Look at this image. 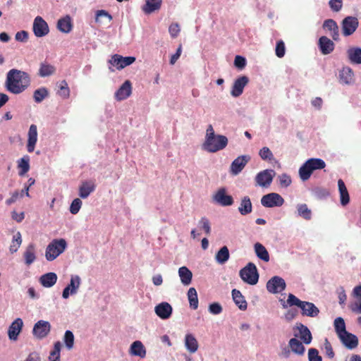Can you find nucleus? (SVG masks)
I'll use <instances>...</instances> for the list:
<instances>
[{
  "label": "nucleus",
  "mask_w": 361,
  "mask_h": 361,
  "mask_svg": "<svg viewBox=\"0 0 361 361\" xmlns=\"http://www.w3.org/2000/svg\"><path fill=\"white\" fill-rule=\"evenodd\" d=\"M25 262L27 265H30L36 259L35 256V246L33 243H30L26 247L23 254Z\"/></svg>",
  "instance_id": "nucleus-37"
},
{
  "label": "nucleus",
  "mask_w": 361,
  "mask_h": 361,
  "mask_svg": "<svg viewBox=\"0 0 361 361\" xmlns=\"http://www.w3.org/2000/svg\"><path fill=\"white\" fill-rule=\"evenodd\" d=\"M227 145L228 138L224 135H215L212 126L209 125L207 129L203 148L209 152L214 153L224 149Z\"/></svg>",
  "instance_id": "nucleus-2"
},
{
  "label": "nucleus",
  "mask_w": 361,
  "mask_h": 361,
  "mask_svg": "<svg viewBox=\"0 0 361 361\" xmlns=\"http://www.w3.org/2000/svg\"><path fill=\"white\" fill-rule=\"evenodd\" d=\"M95 188L96 186L92 181H84L79 187L78 195L81 198L85 199L94 191Z\"/></svg>",
  "instance_id": "nucleus-26"
},
{
  "label": "nucleus",
  "mask_w": 361,
  "mask_h": 361,
  "mask_svg": "<svg viewBox=\"0 0 361 361\" xmlns=\"http://www.w3.org/2000/svg\"><path fill=\"white\" fill-rule=\"evenodd\" d=\"M318 47L323 55H328L334 51L335 44L327 37L322 36L318 40Z\"/></svg>",
  "instance_id": "nucleus-15"
},
{
  "label": "nucleus",
  "mask_w": 361,
  "mask_h": 361,
  "mask_svg": "<svg viewBox=\"0 0 361 361\" xmlns=\"http://www.w3.org/2000/svg\"><path fill=\"white\" fill-rule=\"evenodd\" d=\"M340 80L345 84H349L353 79V72L350 68H343L340 72Z\"/></svg>",
  "instance_id": "nucleus-44"
},
{
  "label": "nucleus",
  "mask_w": 361,
  "mask_h": 361,
  "mask_svg": "<svg viewBox=\"0 0 361 361\" xmlns=\"http://www.w3.org/2000/svg\"><path fill=\"white\" fill-rule=\"evenodd\" d=\"M279 183L281 187L287 188L291 184L290 176L283 173L279 176Z\"/></svg>",
  "instance_id": "nucleus-59"
},
{
  "label": "nucleus",
  "mask_w": 361,
  "mask_h": 361,
  "mask_svg": "<svg viewBox=\"0 0 361 361\" xmlns=\"http://www.w3.org/2000/svg\"><path fill=\"white\" fill-rule=\"evenodd\" d=\"M58 94L63 99H68L70 96V90L66 80H62L59 84Z\"/></svg>",
  "instance_id": "nucleus-51"
},
{
  "label": "nucleus",
  "mask_w": 361,
  "mask_h": 361,
  "mask_svg": "<svg viewBox=\"0 0 361 361\" xmlns=\"http://www.w3.org/2000/svg\"><path fill=\"white\" fill-rule=\"evenodd\" d=\"M221 305L218 302H214L209 305V311L211 314H219L222 312Z\"/></svg>",
  "instance_id": "nucleus-62"
},
{
  "label": "nucleus",
  "mask_w": 361,
  "mask_h": 361,
  "mask_svg": "<svg viewBox=\"0 0 361 361\" xmlns=\"http://www.w3.org/2000/svg\"><path fill=\"white\" fill-rule=\"evenodd\" d=\"M234 65L238 69H243L246 66V59L241 56H236L234 60Z\"/></svg>",
  "instance_id": "nucleus-61"
},
{
  "label": "nucleus",
  "mask_w": 361,
  "mask_h": 361,
  "mask_svg": "<svg viewBox=\"0 0 361 361\" xmlns=\"http://www.w3.org/2000/svg\"><path fill=\"white\" fill-rule=\"evenodd\" d=\"M130 353L133 355L139 356L142 358L145 357L146 355L145 347L140 341H134L131 344Z\"/></svg>",
  "instance_id": "nucleus-35"
},
{
  "label": "nucleus",
  "mask_w": 361,
  "mask_h": 361,
  "mask_svg": "<svg viewBox=\"0 0 361 361\" xmlns=\"http://www.w3.org/2000/svg\"><path fill=\"white\" fill-rule=\"evenodd\" d=\"M286 282L280 276H275L271 278L267 283V289L271 293H279L286 288Z\"/></svg>",
  "instance_id": "nucleus-9"
},
{
  "label": "nucleus",
  "mask_w": 361,
  "mask_h": 361,
  "mask_svg": "<svg viewBox=\"0 0 361 361\" xmlns=\"http://www.w3.org/2000/svg\"><path fill=\"white\" fill-rule=\"evenodd\" d=\"M298 216L305 220H310L312 218V211L308 208L306 204H300L297 206Z\"/></svg>",
  "instance_id": "nucleus-46"
},
{
  "label": "nucleus",
  "mask_w": 361,
  "mask_h": 361,
  "mask_svg": "<svg viewBox=\"0 0 361 361\" xmlns=\"http://www.w3.org/2000/svg\"><path fill=\"white\" fill-rule=\"evenodd\" d=\"M172 311L171 305L166 302H162L154 307L156 314L162 319H169L172 314Z\"/></svg>",
  "instance_id": "nucleus-16"
},
{
  "label": "nucleus",
  "mask_w": 361,
  "mask_h": 361,
  "mask_svg": "<svg viewBox=\"0 0 361 361\" xmlns=\"http://www.w3.org/2000/svg\"><path fill=\"white\" fill-rule=\"evenodd\" d=\"M32 29L35 35L37 37H44L49 32L48 24L41 16H37L35 18Z\"/></svg>",
  "instance_id": "nucleus-12"
},
{
  "label": "nucleus",
  "mask_w": 361,
  "mask_h": 361,
  "mask_svg": "<svg viewBox=\"0 0 361 361\" xmlns=\"http://www.w3.org/2000/svg\"><path fill=\"white\" fill-rule=\"evenodd\" d=\"M178 275L180 279L181 283L185 286H188L191 283L192 273L186 267H181L178 269Z\"/></svg>",
  "instance_id": "nucleus-33"
},
{
  "label": "nucleus",
  "mask_w": 361,
  "mask_h": 361,
  "mask_svg": "<svg viewBox=\"0 0 361 361\" xmlns=\"http://www.w3.org/2000/svg\"><path fill=\"white\" fill-rule=\"evenodd\" d=\"M22 243L21 234L20 232H18L16 235H13L12 243L10 246V251L11 253H14L17 252L20 245Z\"/></svg>",
  "instance_id": "nucleus-53"
},
{
  "label": "nucleus",
  "mask_w": 361,
  "mask_h": 361,
  "mask_svg": "<svg viewBox=\"0 0 361 361\" xmlns=\"http://www.w3.org/2000/svg\"><path fill=\"white\" fill-rule=\"evenodd\" d=\"M132 86L129 80L125 81L115 93V97L118 101L127 99L131 94Z\"/></svg>",
  "instance_id": "nucleus-21"
},
{
  "label": "nucleus",
  "mask_w": 361,
  "mask_h": 361,
  "mask_svg": "<svg viewBox=\"0 0 361 361\" xmlns=\"http://www.w3.org/2000/svg\"><path fill=\"white\" fill-rule=\"evenodd\" d=\"M338 337L342 343L349 349L356 348L358 344L357 338L348 331H346L345 334H341Z\"/></svg>",
  "instance_id": "nucleus-24"
},
{
  "label": "nucleus",
  "mask_w": 361,
  "mask_h": 361,
  "mask_svg": "<svg viewBox=\"0 0 361 361\" xmlns=\"http://www.w3.org/2000/svg\"><path fill=\"white\" fill-rule=\"evenodd\" d=\"M103 19H106L107 23H110L112 20V16L105 10H98L95 14V22L97 23H104Z\"/></svg>",
  "instance_id": "nucleus-47"
},
{
  "label": "nucleus",
  "mask_w": 361,
  "mask_h": 361,
  "mask_svg": "<svg viewBox=\"0 0 361 361\" xmlns=\"http://www.w3.org/2000/svg\"><path fill=\"white\" fill-rule=\"evenodd\" d=\"M37 141V128L35 124L30 126L27 134V150L31 153L35 150V145Z\"/></svg>",
  "instance_id": "nucleus-20"
},
{
  "label": "nucleus",
  "mask_w": 361,
  "mask_h": 361,
  "mask_svg": "<svg viewBox=\"0 0 361 361\" xmlns=\"http://www.w3.org/2000/svg\"><path fill=\"white\" fill-rule=\"evenodd\" d=\"M338 186L341 198V204L343 206H345L350 202V196L345 183L342 179H339L338 180Z\"/></svg>",
  "instance_id": "nucleus-30"
},
{
  "label": "nucleus",
  "mask_w": 361,
  "mask_h": 361,
  "mask_svg": "<svg viewBox=\"0 0 361 361\" xmlns=\"http://www.w3.org/2000/svg\"><path fill=\"white\" fill-rule=\"evenodd\" d=\"M80 285V278L77 275L72 276L70 283L63 290L62 297L67 299L70 294L76 293Z\"/></svg>",
  "instance_id": "nucleus-17"
},
{
  "label": "nucleus",
  "mask_w": 361,
  "mask_h": 361,
  "mask_svg": "<svg viewBox=\"0 0 361 361\" xmlns=\"http://www.w3.org/2000/svg\"><path fill=\"white\" fill-rule=\"evenodd\" d=\"M67 247L65 239H54L47 247L45 257L48 261H53L64 252Z\"/></svg>",
  "instance_id": "nucleus-4"
},
{
  "label": "nucleus",
  "mask_w": 361,
  "mask_h": 361,
  "mask_svg": "<svg viewBox=\"0 0 361 361\" xmlns=\"http://www.w3.org/2000/svg\"><path fill=\"white\" fill-rule=\"evenodd\" d=\"M255 253L260 259L264 262L269 261V255L266 247L259 243H256L254 245Z\"/></svg>",
  "instance_id": "nucleus-38"
},
{
  "label": "nucleus",
  "mask_w": 361,
  "mask_h": 361,
  "mask_svg": "<svg viewBox=\"0 0 361 361\" xmlns=\"http://www.w3.org/2000/svg\"><path fill=\"white\" fill-rule=\"evenodd\" d=\"M285 51H286V47H285L284 42L282 40L278 41L276 42V49H275L276 55L279 58H282L285 55Z\"/></svg>",
  "instance_id": "nucleus-56"
},
{
  "label": "nucleus",
  "mask_w": 361,
  "mask_h": 361,
  "mask_svg": "<svg viewBox=\"0 0 361 361\" xmlns=\"http://www.w3.org/2000/svg\"><path fill=\"white\" fill-rule=\"evenodd\" d=\"M56 68L54 66L44 62L40 64L39 69V75L41 77H47L54 73Z\"/></svg>",
  "instance_id": "nucleus-40"
},
{
  "label": "nucleus",
  "mask_w": 361,
  "mask_h": 361,
  "mask_svg": "<svg viewBox=\"0 0 361 361\" xmlns=\"http://www.w3.org/2000/svg\"><path fill=\"white\" fill-rule=\"evenodd\" d=\"M252 206L250 199L248 196L244 197L238 207V211L242 215H247L252 212Z\"/></svg>",
  "instance_id": "nucleus-39"
},
{
  "label": "nucleus",
  "mask_w": 361,
  "mask_h": 361,
  "mask_svg": "<svg viewBox=\"0 0 361 361\" xmlns=\"http://www.w3.org/2000/svg\"><path fill=\"white\" fill-rule=\"evenodd\" d=\"M49 95V92L46 87H40L35 90L33 98L35 102L40 103Z\"/></svg>",
  "instance_id": "nucleus-49"
},
{
  "label": "nucleus",
  "mask_w": 361,
  "mask_h": 361,
  "mask_svg": "<svg viewBox=\"0 0 361 361\" xmlns=\"http://www.w3.org/2000/svg\"><path fill=\"white\" fill-rule=\"evenodd\" d=\"M261 204L269 208L281 207L284 204V199L278 193L271 192L262 197Z\"/></svg>",
  "instance_id": "nucleus-6"
},
{
  "label": "nucleus",
  "mask_w": 361,
  "mask_h": 361,
  "mask_svg": "<svg viewBox=\"0 0 361 361\" xmlns=\"http://www.w3.org/2000/svg\"><path fill=\"white\" fill-rule=\"evenodd\" d=\"M57 28L63 33H69L73 28L71 18L69 16L60 18L57 23Z\"/></svg>",
  "instance_id": "nucleus-29"
},
{
  "label": "nucleus",
  "mask_w": 361,
  "mask_h": 361,
  "mask_svg": "<svg viewBox=\"0 0 361 361\" xmlns=\"http://www.w3.org/2000/svg\"><path fill=\"white\" fill-rule=\"evenodd\" d=\"M135 61L134 56H122L119 54H114L111 56L109 63L115 66L118 70H121L125 67L130 66Z\"/></svg>",
  "instance_id": "nucleus-7"
},
{
  "label": "nucleus",
  "mask_w": 361,
  "mask_h": 361,
  "mask_svg": "<svg viewBox=\"0 0 361 361\" xmlns=\"http://www.w3.org/2000/svg\"><path fill=\"white\" fill-rule=\"evenodd\" d=\"M214 200L219 204L226 207L231 206L233 204L232 196L226 194V189L220 188L214 195Z\"/></svg>",
  "instance_id": "nucleus-14"
},
{
  "label": "nucleus",
  "mask_w": 361,
  "mask_h": 361,
  "mask_svg": "<svg viewBox=\"0 0 361 361\" xmlns=\"http://www.w3.org/2000/svg\"><path fill=\"white\" fill-rule=\"evenodd\" d=\"M313 171L309 164L305 161L299 169V175L302 180H307L312 174Z\"/></svg>",
  "instance_id": "nucleus-42"
},
{
  "label": "nucleus",
  "mask_w": 361,
  "mask_h": 361,
  "mask_svg": "<svg viewBox=\"0 0 361 361\" xmlns=\"http://www.w3.org/2000/svg\"><path fill=\"white\" fill-rule=\"evenodd\" d=\"M30 85L27 73L18 69H11L6 74L5 86L11 93L18 94L24 92Z\"/></svg>",
  "instance_id": "nucleus-1"
},
{
  "label": "nucleus",
  "mask_w": 361,
  "mask_h": 361,
  "mask_svg": "<svg viewBox=\"0 0 361 361\" xmlns=\"http://www.w3.org/2000/svg\"><path fill=\"white\" fill-rule=\"evenodd\" d=\"M232 297L235 303L239 307L240 310H245L247 309V302L240 290L233 289L232 290Z\"/></svg>",
  "instance_id": "nucleus-36"
},
{
  "label": "nucleus",
  "mask_w": 361,
  "mask_h": 361,
  "mask_svg": "<svg viewBox=\"0 0 361 361\" xmlns=\"http://www.w3.org/2000/svg\"><path fill=\"white\" fill-rule=\"evenodd\" d=\"M57 281V275L54 272H49L43 274L39 278V282L41 284L46 288L52 287Z\"/></svg>",
  "instance_id": "nucleus-31"
},
{
  "label": "nucleus",
  "mask_w": 361,
  "mask_h": 361,
  "mask_svg": "<svg viewBox=\"0 0 361 361\" xmlns=\"http://www.w3.org/2000/svg\"><path fill=\"white\" fill-rule=\"evenodd\" d=\"M250 160L249 155H241L235 159L231 163L230 171L233 175H237L244 169Z\"/></svg>",
  "instance_id": "nucleus-13"
},
{
  "label": "nucleus",
  "mask_w": 361,
  "mask_h": 361,
  "mask_svg": "<svg viewBox=\"0 0 361 361\" xmlns=\"http://www.w3.org/2000/svg\"><path fill=\"white\" fill-rule=\"evenodd\" d=\"M185 346L188 352L195 353L199 347L198 341L192 334H187L185 336Z\"/></svg>",
  "instance_id": "nucleus-28"
},
{
  "label": "nucleus",
  "mask_w": 361,
  "mask_h": 361,
  "mask_svg": "<svg viewBox=\"0 0 361 361\" xmlns=\"http://www.w3.org/2000/svg\"><path fill=\"white\" fill-rule=\"evenodd\" d=\"M51 330V325L49 322L39 320L33 327L32 334L35 337L42 339L45 338Z\"/></svg>",
  "instance_id": "nucleus-11"
},
{
  "label": "nucleus",
  "mask_w": 361,
  "mask_h": 361,
  "mask_svg": "<svg viewBox=\"0 0 361 361\" xmlns=\"http://www.w3.org/2000/svg\"><path fill=\"white\" fill-rule=\"evenodd\" d=\"M63 341L66 348L68 350H71L74 345V335L72 331L67 330L65 332Z\"/></svg>",
  "instance_id": "nucleus-54"
},
{
  "label": "nucleus",
  "mask_w": 361,
  "mask_h": 361,
  "mask_svg": "<svg viewBox=\"0 0 361 361\" xmlns=\"http://www.w3.org/2000/svg\"><path fill=\"white\" fill-rule=\"evenodd\" d=\"M61 348V343L60 341H56L54 345V349L51 351L49 360V361H60V351Z\"/></svg>",
  "instance_id": "nucleus-50"
},
{
  "label": "nucleus",
  "mask_w": 361,
  "mask_h": 361,
  "mask_svg": "<svg viewBox=\"0 0 361 361\" xmlns=\"http://www.w3.org/2000/svg\"><path fill=\"white\" fill-rule=\"evenodd\" d=\"M297 329L299 332L294 334L295 338L299 337L305 344H310L312 342V336L309 329L302 324H299Z\"/></svg>",
  "instance_id": "nucleus-22"
},
{
  "label": "nucleus",
  "mask_w": 361,
  "mask_h": 361,
  "mask_svg": "<svg viewBox=\"0 0 361 361\" xmlns=\"http://www.w3.org/2000/svg\"><path fill=\"white\" fill-rule=\"evenodd\" d=\"M309 361H322V357L319 355V352L315 348H310L308 351Z\"/></svg>",
  "instance_id": "nucleus-58"
},
{
  "label": "nucleus",
  "mask_w": 361,
  "mask_h": 361,
  "mask_svg": "<svg viewBox=\"0 0 361 361\" xmlns=\"http://www.w3.org/2000/svg\"><path fill=\"white\" fill-rule=\"evenodd\" d=\"M287 303L290 307L297 306L300 307L302 315L314 317L319 313V309L312 302L302 301L292 293H289Z\"/></svg>",
  "instance_id": "nucleus-3"
},
{
  "label": "nucleus",
  "mask_w": 361,
  "mask_h": 361,
  "mask_svg": "<svg viewBox=\"0 0 361 361\" xmlns=\"http://www.w3.org/2000/svg\"><path fill=\"white\" fill-rule=\"evenodd\" d=\"M323 27L330 32V36L334 40H339V28L335 20L332 19L326 20L323 23Z\"/></svg>",
  "instance_id": "nucleus-23"
},
{
  "label": "nucleus",
  "mask_w": 361,
  "mask_h": 361,
  "mask_svg": "<svg viewBox=\"0 0 361 361\" xmlns=\"http://www.w3.org/2000/svg\"><path fill=\"white\" fill-rule=\"evenodd\" d=\"M15 39L18 42H27L28 39V33L25 30L19 31L16 34Z\"/></svg>",
  "instance_id": "nucleus-64"
},
{
  "label": "nucleus",
  "mask_w": 361,
  "mask_h": 361,
  "mask_svg": "<svg viewBox=\"0 0 361 361\" xmlns=\"http://www.w3.org/2000/svg\"><path fill=\"white\" fill-rule=\"evenodd\" d=\"M288 346L291 351L298 355H303L305 351V348L302 342H300L296 338H290L288 342Z\"/></svg>",
  "instance_id": "nucleus-32"
},
{
  "label": "nucleus",
  "mask_w": 361,
  "mask_h": 361,
  "mask_svg": "<svg viewBox=\"0 0 361 361\" xmlns=\"http://www.w3.org/2000/svg\"><path fill=\"white\" fill-rule=\"evenodd\" d=\"M188 298L190 303V306L193 310H196L198 307V298L197 293L195 288H190L188 291Z\"/></svg>",
  "instance_id": "nucleus-45"
},
{
  "label": "nucleus",
  "mask_w": 361,
  "mask_h": 361,
  "mask_svg": "<svg viewBox=\"0 0 361 361\" xmlns=\"http://www.w3.org/2000/svg\"><path fill=\"white\" fill-rule=\"evenodd\" d=\"M200 224L202 225V227L204 229L206 234L209 235L211 233V228L210 223L208 219H207L206 217H202L200 221Z\"/></svg>",
  "instance_id": "nucleus-63"
},
{
  "label": "nucleus",
  "mask_w": 361,
  "mask_h": 361,
  "mask_svg": "<svg viewBox=\"0 0 361 361\" xmlns=\"http://www.w3.org/2000/svg\"><path fill=\"white\" fill-rule=\"evenodd\" d=\"M306 161L309 164L310 168H312V170L313 171L318 169H323L326 166L325 161L322 159L311 158L307 159Z\"/></svg>",
  "instance_id": "nucleus-48"
},
{
  "label": "nucleus",
  "mask_w": 361,
  "mask_h": 361,
  "mask_svg": "<svg viewBox=\"0 0 361 361\" xmlns=\"http://www.w3.org/2000/svg\"><path fill=\"white\" fill-rule=\"evenodd\" d=\"M23 326V322L20 318L16 319L10 325L8 330V336L10 340L16 341Z\"/></svg>",
  "instance_id": "nucleus-19"
},
{
  "label": "nucleus",
  "mask_w": 361,
  "mask_h": 361,
  "mask_svg": "<svg viewBox=\"0 0 361 361\" xmlns=\"http://www.w3.org/2000/svg\"><path fill=\"white\" fill-rule=\"evenodd\" d=\"M82 202L80 198L74 199L70 206V212L72 214H76L80 211L82 207Z\"/></svg>",
  "instance_id": "nucleus-55"
},
{
  "label": "nucleus",
  "mask_w": 361,
  "mask_h": 361,
  "mask_svg": "<svg viewBox=\"0 0 361 361\" xmlns=\"http://www.w3.org/2000/svg\"><path fill=\"white\" fill-rule=\"evenodd\" d=\"M334 326L336 331L339 336L341 334H345V324L343 318L338 317L334 321Z\"/></svg>",
  "instance_id": "nucleus-52"
},
{
  "label": "nucleus",
  "mask_w": 361,
  "mask_h": 361,
  "mask_svg": "<svg viewBox=\"0 0 361 361\" xmlns=\"http://www.w3.org/2000/svg\"><path fill=\"white\" fill-rule=\"evenodd\" d=\"M359 22L357 18L348 16L342 21V33L344 36L353 35L357 30Z\"/></svg>",
  "instance_id": "nucleus-10"
},
{
  "label": "nucleus",
  "mask_w": 361,
  "mask_h": 361,
  "mask_svg": "<svg viewBox=\"0 0 361 361\" xmlns=\"http://www.w3.org/2000/svg\"><path fill=\"white\" fill-rule=\"evenodd\" d=\"M276 173L272 169H266L258 173L255 177L257 184L261 187H269L275 176Z\"/></svg>",
  "instance_id": "nucleus-8"
},
{
  "label": "nucleus",
  "mask_w": 361,
  "mask_h": 361,
  "mask_svg": "<svg viewBox=\"0 0 361 361\" xmlns=\"http://www.w3.org/2000/svg\"><path fill=\"white\" fill-rule=\"evenodd\" d=\"M259 156L263 160H271L273 159V154L271 151L267 147H262L259 150Z\"/></svg>",
  "instance_id": "nucleus-57"
},
{
  "label": "nucleus",
  "mask_w": 361,
  "mask_h": 361,
  "mask_svg": "<svg viewBox=\"0 0 361 361\" xmlns=\"http://www.w3.org/2000/svg\"><path fill=\"white\" fill-rule=\"evenodd\" d=\"M239 275L244 282L250 285H255L259 280L257 267L252 262H249L240 271Z\"/></svg>",
  "instance_id": "nucleus-5"
},
{
  "label": "nucleus",
  "mask_w": 361,
  "mask_h": 361,
  "mask_svg": "<svg viewBox=\"0 0 361 361\" xmlns=\"http://www.w3.org/2000/svg\"><path fill=\"white\" fill-rule=\"evenodd\" d=\"M353 295L355 300L351 303L350 310L355 313L361 314V285L354 288Z\"/></svg>",
  "instance_id": "nucleus-25"
},
{
  "label": "nucleus",
  "mask_w": 361,
  "mask_h": 361,
  "mask_svg": "<svg viewBox=\"0 0 361 361\" xmlns=\"http://www.w3.org/2000/svg\"><path fill=\"white\" fill-rule=\"evenodd\" d=\"M30 157L24 156L18 161V167L20 169L19 176H24L30 170Z\"/></svg>",
  "instance_id": "nucleus-41"
},
{
  "label": "nucleus",
  "mask_w": 361,
  "mask_h": 361,
  "mask_svg": "<svg viewBox=\"0 0 361 361\" xmlns=\"http://www.w3.org/2000/svg\"><path fill=\"white\" fill-rule=\"evenodd\" d=\"M249 82V79L247 76L243 75L239 77L234 81L233 85L231 94L232 96L237 97L242 94L244 87L247 85Z\"/></svg>",
  "instance_id": "nucleus-18"
},
{
  "label": "nucleus",
  "mask_w": 361,
  "mask_h": 361,
  "mask_svg": "<svg viewBox=\"0 0 361 361\" xmlns=\"http://www.w3.org/2000/svg\"><path fill=\"white\" fill-rule=\"evenodd\" d=\"M162 0H146L145 4L142 7V11L145 14H150L159 11L161 8Z\"/></svg>",
  "instance_id": "nucleus-27"
},
{
  "label": "nucleus",
  "mask_w": 361,
  "mask_h": 361,
  "mask_svg": "<svg viewBox=\"0 0 361 361\" xmlns=\"http://www.w3.org/2000/svg\"><path fill=\"white\" fill-rule=\"evenodd\" d=\"M229 250L226 246L222 247L216 253L215 259L219 264H224L229 259Z\"/></svg>",
  "instance_id": "nucleus-43"
},
{
  "label": "nucleus",
  "mask_w": 361,
  "mask_h": 361,
  "mask_svg": "<svg viewBox=\"0 0 361 361\" xmlns=\"http://www.w3.org/2000/svg\"><path fill=\"white\" fill-rule=\"evenodd\" d=\"M348 57L351 63L361 64V48L351 47L347 51Z\"/></svg>",
  "instance_id": "nucleus-34"
},
{
  "label": "nucleus",
  "mask_w": 361,
  "mask_h": 361,
  "mask_svg": "<svg viewBox=\"0 0 361 361\" xmlns=\"http://www.w3.org/2000/svg\"><path fill=\"white\" fill-rule=\"evenodd\" d=\"M329 4L332 11L338 12L342 8L343 0H330Z\"/></svg>",
  "instance_id": "nucleus-60"
}]
</instances>
